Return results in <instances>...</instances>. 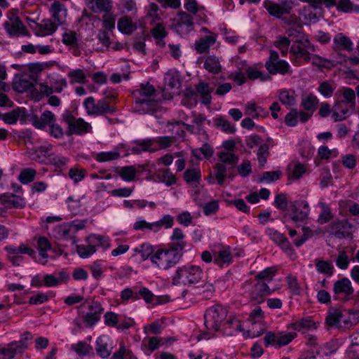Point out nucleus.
<instances>
[{"mask_svg": "<svg viewBox=\"0 0 359 359\" xmlns=\"http://www.w3.org/2000/svg\"><path fill=\"white\" fill-rule=\"evenodd\" d=\"M203 273L198 266L187 264L179 266L172 276L173 285L196 284L202 280Z\"/></svg>", "mask_w": 359, "mask_h": 359, "instance_id": "nucleus-1", "label": "nucleus"}, {"mask_svg": "<svg viewBox=\"0 0 359 359\" xmlns=\"http://www.w3.org/2000/svg\"><path fill=\"white\" fill-rule=\"evenodd\" d=\"M182 253L173 251L169 247L159 248L151 257V262L159 269L168 270L181 259Z\"/></svg>", "mask_w": 359, "mask_h": 359, "instance_id": "nucleus-2", "label": "nucleus"}, {"mask_svg": "<svg viewBox=\"0 0 359 359\" xmlns=\"http://www.w3.org/2000/svg\"><path fill=\"white\" fill-rule=\"evenodd\" d=\"M227 317V311L220 305L208 309L204 315L205 325L210 332H217L223 326Z\"/></svg>", "mask_w": 359, "mask_h": 359, "instance_id": "nucleus-3", "label": "nucleus"}, {"mask_svg": "<svg viewBox=\"0 0 359 359\" xmlns=\"http://www.w3.org/2000/svg\"><path fill=\"white\" fill-rule=\"evenodd\" d=\"M88 245H79L76 246V250L79 256L82 258H87L94 254L97 250V247L100 246L107 249L110 246L109 238L98 234H91L87 238Z\"/></svg>", "mask_w": 359, "mask_h": 359, "instance_id": "nucleus-4", "label": "nucleus"}, {"mask_svg": "<svg viewBox=\"0 0 359 359\" xmlns=\"http://www.w3.org/2000/svg\"><path fill=\"white\" fill-rule=\"evenodd\" d=\"M83 106L86 113L90 116H102L104 114H112L116 111V107L109 104L107 100H99L95 102L93 97H88L83 102Z\"/></svg>", "mask_w": 359, "mask_h": 359, "instance_id": "nucleus-5", "label": "nucleus"}, {"mask_svg": "<svg viewBox=\"0 0 359 359\" xmlns=\"http://www.w3.org/2000/svg\"><path fill=\"white\" fill-rule=\"evenodd\" d=\"M332 292L334 299L347 301L351 299L354 288L351 280L344 277L334 282Z\"/></svg>", "mask_w": 359, "mask_h": 359, "instance_id": "nucleus-6", "label": "nucleus"}, {"mask_svg": "<svg viewBox=\"0 0 359 359\" xmlns=\"http://www.w3.org/2000/svg\"><path fill=\"white\" fill-rule=\"evenodd\" d=\"M8 252V259L14 266H20L23 262L24 257L22 255H28L32 257H34L35 252L28 245L21 243L19 246L10 245L5 248Z\"/></svg>", "mask_w": 359, "mask_h": 359, "instance_id": "nucleus-7", "label": "nucleus"}, {"mask_svg": "<svg viewBox=\"0 0 359 359\" xmlns=\"http://www.w3.org/2000/svg\"><path fill=\"white\" fill-rule=\"evenodd\" d=\"M293 6V0H281L280 4L274 3L270 0H265L264 1V7L269 13L278 18H280L284 14L289 13Z\"/></svg>", "mask_w": 359, "mask_h": 359, "instance_id": "nucleus-8", "label": "nucleus"}, {"mask_svg": "<svg viewBox=\"0 0 359 359\" xmlns=\"http://www.w3.org/2000/svg\"><path fill=\"white\" fill-rule=\"evenodd\" d=\"M4 27L10 36L19 37L28 34L26 27L15 13L10 14L8 20L4 22Z\"/></svg>", "mask_w": 359, "mask_h": 359, "instance_id": "nucleus-9", "label": "nucleus"}, {"mask_svg": "<svg viewBox=\"0 0 359 359\" xmlns=\"http://www.w3.org/2000/svg\"><path fill=\"white\" fill-rule=\"evenodd\" d=\"M315 48L309 40H298L290 47V53L296 59H302L305 62L310 55V51H315Z\"/></svg>", "mask_w": 359, "mask_h": 359, "instance_id": "nucleus-10", "label": "nucleus"}, {"mask_svg": "<svg viewBox=\"0 0 359 359\" xmlns=\"http://www.w3.org/2000/svg\"><path fill=\"white\" fill-rule=\"evenodd\" d=\"M27 348L24 341H15L6 345L0 344V359H13L15 355Z\"/></svg>", "mask_w": 359, "mask_h": 359, "instance_id": "nucleus-11", "label": "nucleus"}, {"mask_svg": "<svg viewBox=\"0 0 359 359\" xmlns=\"http://www.w3.org/2000/svg\"><path fill=\"white\" fill-rule=\"evenodd\" d=\"M271 292L272 290L268 286L267 283L257 280L251 285L249 290L250 298L257 303L262 302L264 297L271 294Z\"/></svg>", "mask_w": 359, "mask_h": 359, "instance_id": "nucleus-12", "label": "nucleus"}, {"mask_svg": "<svg viewBox=\"0 0 359 359\" xmlns=\"http://www.w3.org/2000/svg\"><path fill=\"white\" fill-rule=\"evenodd\" d=\"M0 203L6 209H22L26 206V201L23 197L8 193L0 195Z\"/></svg>", "mask_w": 359, "mask_h": 359, "instance_id": "nucleus-13", "label": "nucleus"}, {"mask_svg": "<svg viewBox=\"0 0 359 359\" xmlns=\"http://www.w3.org/2000/svg\"><path fill=\"white\" fill-rule=\"evenodd\" d=\"M320 325L318 322H316L311 317L302 318L289 325V328L305 333L309 331L316 330Z\"/></svg>", "mask_w": 359, "mask_h": 359, "instance_id": "nucleus-14", "label": "nucleus"}, {"mask_svg": "<svg viewBox=\"0 0 359 359\" xmlns=\"http://www.w3.org/2000/svg\"><path fill=\"white\" fill-rule=\"evenodd\" d=\"M49 11L52 18L57 26L64 25L66 22L67 9L65 6L58 1L51 4Z\"/></svg>", "mask_w": 359, "mask_h": 359, "instance_id": "nucleus-15", "label": "nucleus"}, {"mask_svg": "<svg viewBox=\"0 0 359 359\" xmlns=\"http://www.w3.org/2000/svg\"><path fill=\"white\" fill-rule=\"evenodd\" d=\"M309 211V205L306 201H295L292 205V219L295 222H302L308 217Z\"/></svg>", "mask_w": 359, "mask_h": 359, "instance_id": "nucleus-16", "label": "nucleus"}, {"mask_svg": "<svg viewBox=\"0 0 359 359\" xmlns=\"http://www.w3.org/2000/svg\"><path fill=\"white\" fill-rule=\"evenodd\" d=\"M354 109L355 107H352L349 104L341 100L338 101L333 107L332 118L335 122L343 121L346 119Z\"/></svg>", "mask_w": 359, "mask_h": 359, "instance_id": "nucleus-17", "label": "nucleus"}, {"mask_svg": "<svg viewBox=\"0 0 359 359\" xmlns=\"http://www.w3.org/2000/svg\"><path fill=\"white\" fill-rule=\"evenodd\" d=\"M353 225L347 219L339 220L332 224V234L337 238L341 239L349 236V230Z\"/></svg>", "mask_w": 359, "mask_h": 359, "instance_id": "nucleus-18", "label": "nucleus"}, {"mask_svg": "<svg viewBox=\"0 0 359 359\" xmlns=\"http://www.w3.org/2000/svg\"><path fill=\"white\" fill-rule=\"evenodd\" d=\"M176 20L177 22L175 26L177 32L188 33L193 29V18L191 15L187 12H179Z\"/></svg>", "mask_w": 359, "mask_h": 359, "instance_id": "nucleus-19", "label": "nucleus"}, {"mask_svg": "<svg viewBox=\"0 0 359 359\" xmlns=\"http://www.w3.org/2000/svg\"><path fill=\"white\" fill-rule=\"evenodd\" d=\"M134 144L135 145L130 149L133 154H140L143 151L155 152L158 151V149L154 147V140L151 139L136 140Z\"/></svg>", "mask_w": 359, "mask_h": 359, "instance_id": "nucleus-20", "label": "nucleus"}, {"mask_svg": "<svg viewBox=\"0 0 359 359\" xmlns=\"http://www.w3.org/2000/svg\"><path fill=\"white\" fill-rule=\"evenodd\" d=\"M69 278L68 273L62 271L57 273V275L55 274H47L43 276V282L45 283V286L48 287H55L61 285L63 283H65Z\"/></svg>", "mask_w": 359, "mask_h": 359, "instance_id": "nucleus-21", "label": "nucleus"}, {"mask_svg": "<svg viewBox=\"0 0 359 359\" xmlns=\"http://www.w3.org/2000/svg\"><path fill=\"white\" fill-rule=\"evenodd\" d=\"M216 41L217 35L215 34L205 36L195 43V49L198 53H205L208 51L211 46L216 43Z\"/></svg>", "mask_w": 359, "mask_h": 359, "instance_id": "nucleus-22", "label": "nucleus"}, {"mask_svg": "<svg viewBox=\"0 0 359 359\" xmlns=\"http://www.w3.org/2000/svg\"><path fill=\"white\" fill-rule=\"evenodd\" d=\"M79 38L77 33L73 30H66L62 35V43L72 48L78 49ZM79 50H75L74 55H79Z\"/></svg>", "mask_w": 359, "mask_h": 359, "instance_id": "nucleus-23", "label": "nucleus"}, {"mask_svg": "<svg viewBox=\"0 0 359 359\" xmlns=\"http://www.w3.org/2000/svg\"><path fill=\"white\" fill-rule=\"evenodd\" d=\"M89 8L93 13L104 12L108 13L112 9V2L110 0H88Z\"/></svg>", "mask_w": 359, "mask_h": 359, "instance_id": "nucleus-24", "label": "nucleus"}, {"mask_svg": "<svg viewBox=\"0 0 359 359\" xmlns=\"http://www.w3.org/2000/svg\"><path fill=\"white\" fill-rule=\"evenodd\" d=\"M69 131L71 134L82 135L90 133L92 131V126L82 118H78Z\"/></svg>", "mask_w": 359, "mask_h": 359, "instance_id": "nucleus-25", "label": "nucleus"}, {"mask_svg": "<svg viewBox=\"0 0 359 359\" xmlns=\"http://www.w3.org/2000/svg\"><path fill=\"white\" fill-rule=\"evenodd\" d=\"M158 182L164 183L170 187L175 184L177 182L175 175L169 168H159L155 174Z\"/></svg>", "mask_w": 359, "mask_h": 359, "instance_id": "nucleus-26", "label": "nucleus"}, {"mask_svg": "<svg viewBox=\"0 0 359 359\" xmlns=\"http://www.w3.org/2000/svg\"><path fill=\"white\" fill-rule=\"evenodd\" d=\"M334 50H344L351 51L353 50V43L348 37L342 33L337 34L333 39Z\"/></svg>", "mask_w": 359, "mask_h": 359, "instance_id": "nucleus-27", "label": "nucleus"}, {"mask_svg": "<svg viewBox=\"0 0 359 359\" xmlns=\"http://www.w3.org/2000/svg\"><path fill=\"white\" fill-rule=\"evenodd\" d=\"M197 95H199L201 97V102L205 105H208L211 102V90L210 85L204 81H200L196 86Z\"/></svg>", "mask_w": 359, "mask_h": 359, "instance_id": "nucleus-28", "label": "nucleus"}, {"mask_svg": "<svg viewBox=\"0 0 359 359\" xmlns=\"http://www.w3.org/2000/svg\"><path fill=\"white\" fill-rule=\"evenodd\" d=\"M311 62L312 65L317 66L318 67H323L326 69H332L336 65V62L332 60H328L324 57H322L316 54H311L308 57L306 62Z\"/></svg>", "mask_w": 359, "mask_h": 359, "instance_id": "nucleus-29", "label": "nucleus"}, {"mask_svg": "<svg viewBox=\"0 0 359 359\" xmlns=\"http://www.w3.org/2000/svg\"><path fill=\"white\" fill-rule=\"evenodd\" d=\"M95 350L97 354L102 358H107L110 355L111 350L105 336H100L96 339Z\"/></svg>", "mask_w": 359, "mask_h": 359, "instance_id": "nucleus-30", "label": "nucleus"}, {"mask_svg": "<svg viewBox=\"0 0 359 359\" xmlns=\"http://www.w3.org/2000/svg\"><path fill=\"white\" fill-rule=\"evenodd\" d=\"M290 70V67L289 63L283 60H280L277 62H275V65L268 64L267 65V71L271 74H280L285 75L289 73Z\"/></svg>", "mask_w": 359, "mask_h": 359, "instance_id": "nucleus-31", "label": "nucleus"}, {"mask_svg": "<svg viewBox=\"0 0 359 359\" xmlns=\"http://www.w3.org/2000/svg\"><path fill=\"white\" fill-rule=\"evenodd\" d=\"M215 126L222 132L227 134H233L236 128L230 121L222 116H217L213 118Z\"/></svg>", "mask_w": 359, "mask_h": 359, "instance_id": "nucleus-32", "label": "nucleus"}, {"mask_svg": "<svg viewBox=\"0 0 359 359\" xmlns=\"http://www.w3.org/2000/svg\"><path fill=\"white\" fill-rule=\"evenodd\" d=\"M203 67L208 72L214 74L219 73L222 70L219 59L214 55H209L205 58Z\"/></svg>", "mask_w": 359, "mask_h": 359, "instance_id": "nucleus-33", "label": "nucleus"}, {"mask_svg": "<svg viewBox=\"0 0 359 359\" xmlns=\"http://www.w3.org/2000/svg\"><path fill=\"white\" fill-rule=\"evenodd\" d=\"M215 179L210 177L209 180L210 184H214L215 180L220 186H223L225 179L226 177V167L223 163H217L215 167Z\"/></svg>", "mask_w": 359, "mask_h": 359, "instance_id": "nucleus-34", "label": "nucleus"}, {"mask_svg": "<svg viewBox=\"0 0 359 359\" xmlns=\"http://www.w3.org/2000/svg\"><path fill=\"white\" fill-rule=\"evenodd\" d=\"M39 34L42 36L53 34L57 29L58 26L50 19H44L40 23L37 24Z\"/></svg>", "mask_w": 359, "mask_h": 359, "instance_id": "nucleus-35", "label": "nucleus"}, {"mask_svg": "<svg viewBox=\"0 0 359 359\" xmlns=\"http://www.w3.org/2000/svg\"><path fill=\"white\" fill-rule=\"evenodd\" d=\"M57 233L60 239L65 241L72 240L73 244L76 243L75 232L69 224L58 226L57 228Z\"/></svg>", "mask_w": 359, "mask_h": 359, "instance_id": "nucleus-36", "label": "nucleus"}, {"mask_svg": "<svg viewBox=\"0 0 359 359\" xmlns=\"http://www.w3.org/2000/svg\"><path fill=\"white\" fill-rule=\"evenodd\" d=\"M278 100L287 108H290L296 104L295 93L292 90L285 89L280 90L278 93Z\"/></svg>", "mask_w": 359, "mask_h": 359, "instance_id": "nucleus-37", "label": "nucleus"}, {"mask_svg": "<svg viewBox=\"0 0 359 359\" xmlns=\"http://www.w3.org/2000/svg\"><path fill=\"white\" fill-rule=\"evenodd\" d=\"M241 321L240 320L235 316H229L226 320L223 323V328L224 331H227L228 329H230L227 334L232 335L235 332L241 330Z\"/></svg>", "mask_w": 359, "mask_h": 359, "instance_id": "nucleus-38", "label": "nucleus"}, {"mask_svg": "<svg viewBox=\"0 0 359 359\" xmlns=\"http://www.w3.org/2000/svg\"><path fill=\"white\" fill-rule=\"evenodd\" d=\"M341 311L336 308L330 309L325 318V323L329 327L337 326L342 318Z\"/></svg>", "mask_w": 359, "mask_h": 359, "instance_id": "nucleus-39", "label": "nucleus"}, {"mask_svg": "<svg viewBox=\"0 0 359 359\" xmlns=\"http://www.w3.org/2000/svg\"><path fill=\"white\" fill-rule=\"evenodd\" d=\"M155 93L156 89L154 86L147 82L142 83L140 86V88L133 92V95L135 97L149 98L154 95Z\"/></svg>", "mask_w": 359, "mask_h": 359, "instance_id": "nucleus-40", "label": "nucleus"}, {"mask_svg": "<svg viewBox=\"0 0 359 359\" xmlns=\"http://www.w3.org/2000/svg\"><path fill=\"white\" fill-rule=\"evenodd\" d=\"M117 27L121 32L126 34H130L136 29V26L128 16L121 18L118 21Z\"/></svg>", "mask_w": 359, "mask_h": 359, "instance_id": "nucleus-41", "label": "nucleus"}, {"mask_svg": "<svg viewBox=\"0 0 359 359\" xmlns=\"http://www.w3.org/2000/svg\"><path fill=\"white\" fill-rule=\"evenodd\" d=\"M316 270L318 273L325 274L328 276H332L334 273V266L330 261H325L320 259L315 260Z\"/></svg>", "mask_w": 359, "mask_h": 359, "instance_id": "nucleus-42", "label": "nucleus"}, {"mask_svg": "<svg viewBox=\"0 0 359 359\" xmlns=\"http://www.w3.org/2000/svg\"><path fill=\"white\" fill-rule=\"evenodd\" d=\"M137 173V169L133 165L123 166L118 171V175L126 182L135 180Z\"/></svg>", "mask_w": 359, "mask_h": 359, "instance_id": "nucleus-43", "label": "nucleus"}, {"mask_svg": "<svg viewBox=\"0 0 359 359\" xmlns=\"http://www.w3.org/2000/svg\"><path fill=\"white\" fill-rule=\"evenodd\" d=\"M248 78L250 80L260 79L261 81H266L271 79V76L268 74H264L258 68L257 65L248 67L246 69Z\"/></svg>", "mask_w": 359, "mask_h": 359, "instance_id": "nucleus-44", "label": "nucleus"}, {"mask_svg": "<svg viewBox=\"0 0 359 359\" xmlns=\"http://www.w3.org/2000/svg\"><path fill=\"white\" fill-rule=\"evenodd\" d=\"M197 98L198 95L196 88L193 89L191 87L187 88L184 93L182 103L189 107H192L193 106H196L197 104Z\"/></svg>", "mask_w": 359, "mask_h": 359, "instance_id": "nucleus-45", "label": "nucleus"}, {"mask_svg": "<svg viewBox=\"0 0 359 359\" xmlns=\"http://www.w3.org/2000/svg\"><path fill=\"white\" fill-rule=\"evenodd\" d=\"M161 337H151L147 338V344H142V347L145 353L149 355L161 346Z\"/></svg>", "mask_w": 359, "mask_h": 359, "instance_id": "nucleus-46", "label": "nucleus"}, {"mask_svg": "<svg viewBox=\"0 0 359 359\" xmlns=\"http://www.w3.org/2000/svg\"><path fill=\"white\" fill-rule=\"evenodd\" d=\"M201 173L198 168L187 169L184 173V179L187 184L197 185L201 180Z\"/></svg>", "mask_w": 359, "mask_h": 359, "instance_id": "nucleus-47", "label": "nucleus"}, {"mask_svg": "<svg viewBox=\"0 0 359 359\" xmlns=\"http://www.w3.org/2000/svg\"><path fill=\"white\" fill-rule=\"evenodd\" d=\"M184 8L192 14H196L199 12V16L204 20L207 18L204 12L205 8L203 6L199 7L196 0H186Z\"/></svg>", "mask_w": 359, "mask_h": 359, "instance_id": "nucleus-48", "label": "nucleus"}, {"mask_svg": "<svg viewBox=\"0 0 359 359\" xmlns=\"http://www.w3.org/2000/svg\"><path fill=\"white\" fill-rule=\"evenodd\" d=\"M56 120L55 114L48 110L44 111L41 115L40 121L35 122V126L38 128H43L46 125L49 126Z\"/></svg>", "mask_w": 359, "mask_h": 359, "instance_id": "nucleus-49", "label": "nucleus"}, {"mask_svg": "<svg viewBox=\"0 0 359 359\" xmlns=\"http://www.w3.org/2000/svg\"><path fill=\"white\" fill-rule=\"evenodd\" d=\"M318 205L321 209V212L318 217V222L323 224L328 222L333 217L329 205L324 202H319Z\"/></svg>", "mask_w": 359, "mask_h": 359, "instance_id": "nucleus-50", "label": "nucleus"}, {"mask_svg": "<svg viewBox=\"0 0 359 359\" xmlns=\"http://www.w3.org/2000/svg\"><path fill=\"white\" fill-rule=\"evenodd\" d=\"M154 140V147L158 149H167L170 147L176 141L175 136H163L152 139Z\"/></svg>", "mask_w": 359, "mask_h": 359, "instance_id": "nucleus-51", "label": "nucleus"}, {"mask_svg": "<svg viewBox=\"0 0 359 359\" xmlns=\"http://www.w3.org/2000/svg\"><path fill=\"white\" fill-rule=\"evenodd\" d=\"M337 8L344 13H359V5L354 4L351 0H339Z\"/></svg>", "mask_w": 359, "mask_h": 359, "instance_id": "nucleus-52", "label": "nucleus"}, {"mask_svg": "<svg viewBox=\"0 0 359 359\" xmlns=\"http://www.w3.org/2000/svg\"><path fill=\"white\" fill-rule=\"evenodd\" d=\"M278 269L276 266L267 267L264 270L258 273L255 277V280L264 281L265 283L272 280L273 276L276 275Z\"/></svg>", "mask_w": 359, "mask_h": 359, "instance_id": "nucleus-53", "label": "nucleus"}, {"mask_svg": "<svg viewBox=\"0 0 359 359\" xmlns=\"http://www.w3.org/2000/svg\"><path fill=\"white\" fill-rule=\"evenodd\" d=\"M25 111V109L18 108L13 109L10 112L3 114L2 119L6 123L15 124L21 116H24Z\"/></svg>", "mask_w": 359, "mask_h": 359, "instance_id": "nucleus-54", "label": "nucleus"}, {"mask_svg": "<svg viewBox=\"0 0 359 359\" xmlns=\"http://www.w3.org/2000/svg\"><path fill=\"white\" fill-rule=\"evenodd\" d=\"M232 261V256L229 250L224 249L219 250L214 258L215 264L222 267L224 264L229 265Z\"/></svg>", "mask_w": 359, "mask_h": 359, "instance_id": "nucleus-55", "label": "nucleus"}, {"mask_svg": "<svg viewBox=\"0 0 359 359\" xmlns=\"http://www.w3.org/2000/svg\"><path fill=\"white\" fill-rule=\"evenodd\" d=\"M339 348V343L337 340H330L320 345L318 349H320L323 355L330 356L337 352Z\"/></svg>", "mask_w": 359, "mask_h": 359, "instance_id": "nucleus-56", "label": "nucleus"}, {"mask_svg": "<svg viewBox=\"0 0 359 359\" xmlns=\"http://www.w3.org/2000/svg\"><path fill=\"white\" fill-rule=\"evenodd\" d=\"M120 158V153L117 149L110 151H102L95 155V158L98 162H107Z\"/></svg>", "mask_w": 359, "mask_h": 359, "instance_id": "nucleus-57", "label": "nucleus"}, {"mask_svg": "<svg viewBox=\"0 0 359 359\" xmlns=\"http://www.w3.org/2000/svg\"><path fill=\"white\" fill-rule=\"evenodd\" d=\"M69 78L70 83H85L86 81V75L81 69H76L71 71L67 74Z\"/></svg>", "mask_w": 359, "mask_h": 359, "instance_id": "nucleus-58", "label": "nucleus"}, {"mask_svg": "<svg viewBox=\"0 0 359 359\" xmlns=\"http://www.w3.org/2000/svg\"><path fill=\"white\" fill-rule=\"evenodd\" d=\"M173 217L170 215H163L160 220L154 222V225L155 226L154 232L159 231L163 227L165 229H170L173 226Z\"/></svg>", "mask_w": 359, "mask_h": 359, "instance_id": "nucleus-59", "label": "nucleus"}, {"mask_svg": "<svg viewBox=\"0 0 359 359\" xmlns=\"http://www.w3.org/2000/svg\"><path fill=\"white\" fill-rule=\"evenodd\" d=\"M135 101L134 103L133 109L140 114L150 113V108H149V98L135 97Z\"/></svg>", "mask_w": 359, "mask_h": 359, "instance_id": "nucleus-60", "label": "nucleus"}, {"mask_svg": "<svg viewBox=\"0 0 359 359\" xmlns=\"http://www.w3.org/2000/svg\"><path fill=\"white\" fill-rule=\"evenodd\" d=\"M36 175V172L33 168H25L20 171L18 176L19 181L24 184L30 183L34 181Z\"/></svg>", "mask_w": 359, "mask_h": 359, "instance_id": "nucleus-61", "label": "nucleus"}, {"mask_svg": "<svg viewBox=\"0 0 359 359\" xmlns=\"http://www.w3.org/2000/svg\"><path fill=\"white\" fill-rule=\"evenodd\" d=\"M72 349L74 350L79 355L84 356L88 355L93 348L86 341H81L76 344H72Z\"/></svg>", "mask_w": 359, "mask_h": 359, "instance_id": "nucleus-62", "label": "nucleus"}, {"mask_svg": "<svg viewBox=\"0 0 359 359\" xmlns=\"http://www.w3.org/2000/svg\"><path fill=\"white\" fill-rule=\"evenodd\" d=\"M318 100L313 95L306 96L302 99V105L306 111L313 113L316 109Z\"/></svg>", "mask_w": 359, "mask_h": 359, "instance_id": "nucleus-63", "label": "nucleus"}, {"mask_svg": "<svg viewBox=\"0 0 359 359\" xmlns=\"http://www.w3.org/2000/svg\"><path fill=\"white\" fill-rule=\"evenodd\" d=\"M218 156L221 161L220 163L224 165L226 163L231 167H234L238 161V157L231 152H220Z\"/></svg>", "mask_w": 359, "mask_h": 359, "instance_id": "nucleus-64", "label": "nucleus"}]
</instances>
